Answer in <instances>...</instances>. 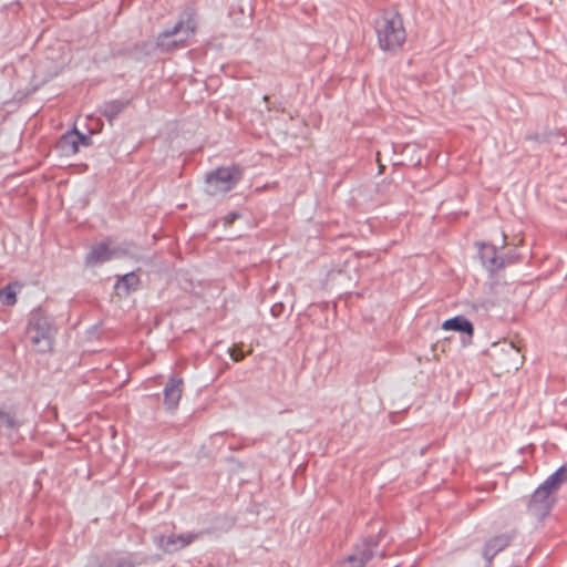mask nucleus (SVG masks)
I'll return each instance as SVG.
<instances>
[{
	"label": "nucleus",
	"mask_w": 567,
	"mask_h": 567,
	"mask_svg": "<svg viewBox=\"0 0 567 567\" xmlns=\"http://www.w3.org/2000/svg\"><path fill=\"white\" fill-rule=\"evenodd\" d=\"M495 307V301L491 299L478 300L475 305L476 309H482L485 312L491 311Z\"/></svg>",
	"instance_id": "b1692460"
},
{
	"label": "nucleus",
	"mask_w": 567,
	"mask_h": 567,
	"mask_svg": "<svg viewBox=\"0 0 567 567\" xmlns=\"http://www.w3.org/2000/svg\"><path fill=\"white\" fill-rule=\"evenodd\" d=\"M137 565V556L134 553H107L102 557L90 556L83 567H135Z\"/></svg>",
	"instance_id": "39448f33"
},
{
	"label": "nucleus",
	"mask_w": 567,
	"mask_h": 567,
	"mask_svg": "<svg viewBox=\"0 0 567 567\" xmlns=\"http://www.w3.org/2000/svg\"><path fill=\"white\" fill-rule=\"evenodd\" d=\"M229 354L235 362H239L245 358V353L241 350L229 349Z\"/></svg>",
	"instance_id": "393cba45"
},
{
	"label": "nucleus",
	"mask_w": 567,
	"mask_h": 567,
	"mask_svg": "<svg viewBox=\"0 0 567 567\" xmlns=\"http://www.w3.org/2000/svg\"><path fill=\"white\" fill-rule=\"evenodd\" d=\"M130 100L114 99L105 101L100 106V113L104 116L109 123H113L114 120L127 107Z\"/></svg>",
	"instance_id": "2eb2a0df"
},
{
	"label": "nucleus",
	"mask_w": 567,
	"mask_h": 567,
	"mask_svg": "<svg viewBox=\"0 0 567 567\" xmlns=\"http://www.w3.org/2000/svg\"><path fill=\"white\" fill-rule=\"evenodd\" d=\"M375 32L379 48L385 52L401 49L406 39L403 19L396 11L385 12L375 21Z\"/></svg>",
	"instance_id": "f03ea898"
},
{
	"label": "nucleus",
	"mask_w": 567,
	"mask_h": 567,
	"mask_svg": "<svg viewBox=\"0 0 567 567\" xmlns=\"http://www.w3.org/2000/svg\"><path fill=\"white\" fill-rule=\"evenodd\" d=\"M555 499L550 497L549 493L543 489L538 494V487L534 491L528 502V511L537 519L544 520L551 512Z\"/></svg>",
	"instance_id": "6e6552de"
},
{
	"label": "nucleus",
	"mask_w": 567,
	"mask_h": 567,
	"mask_svg": "<svg viewBox=\"0 0 567 567\" xmlns=\"http://www.w3.org/2000/svg\"><path fill=\"white\" fill-rule=\"evenodd\" d=\"M239 217V214L236 213V212H231L229 213L227 216H226V223H231L234 221L235 219H237Z\"/></svg>",
	"instance_id": "bb28decb"
},
{
	"label": "nucleus",
	"mask_w": 567,
	"mask_h": 567,
	"mask_svg": "<svg viewBox=\"0 0 567 567\" xmlns=\"http://www.w3.org/2000/svg\"><path fill=\"white\" fill-rule=\"evenodd\" d=\"M23 424L22 420L17 417V413L12 406L0 405V427L8 431H18Z\"/></svg>",
	"instance_id": "f3484780"
},
{
	"label": "nucleus",
	"mask_w": 567,
	"mask_h": 567,
	"mask_svg": "<svg viewBox=\"0 0 567 567\" xmlns=\"http://www.w3.org/2000/svg\"><path fill=\"white\" fill-rule=\"evenodd\" d=\"M499 257L503 264V269L506 266L514 265L519 260V254L515 249H511L506 252H499Z\"/></svg>",
	"instance_id": "4be33fe9"
},
{
	"label": "nucleus",
	"mask_w": 567,
	"mask_h": 567,
	"mask_svg": "<svg viewBox=\"0 0 567 567\" xmlns=\"http://www.w3.org/2000/svg\"><path fill=\"white\" fill-rule=\"evenodd\" d=\"M184 381L181 377L171 375L163 389V404L168 413H174L179 405Z\"/></svg>",
	"instance_id": "0eeeda50"
},
{
	"label": "nucleus",
	"mask_w": 567,
	"mask_h": 567,
	"mask_svg": "<svg viewBox=\"0 0 567 567\" xmlns=\"http://www.w3.org/2000/svg\"><path fill=\"white\" fill-rule=\"evenodd\" d=\"M195 33V27L189 22H176L172 28H167L158 33L156 38V48L162 51H173L185 48L186 41Z\"/></svg>",
	"instance_id": "20e7f679"
},
{
	"label": "nucleus",
	"mask_w": 567,
	"mask_h": 567,
	"mask_svg": "<svg viewBox=\"0 0 567 567\" xmlns=\"http://www.w3.org/2000/svg\"><path fill=\"white\" fill-rule=\"evenodd\" d=\"M71 133L74 134V138L75 141L78 142V145H82V146H90L92 144V138L90 135L87 134H84V133H81L80 131H78L76 128H73L71 130Z\"/></svg>",
	"instance_id": "5701e85b"
},
{
	"label": "nucleus",
	"mask_w": 567,
	"mask_h": 567,
	"mask_svg": "<svg viewBox=\"0 0 567 567\" xmlns=\"http://www.w3.org/2000/svg\"><path fill=\"white\" fill-rule=\"evenodd\" d=\"M268 95H264V101H268Z\"/></svg>",
	"instance_id": "c85d7f7f"
},
{
	"label": "nucleus",
	"mask_w": 567,
	"mask_h": 567,
	"mask_svg": "<svg viewBox=\"0 0 567 567\" xmlns=\"http://www.w3.org/2000/svg\"><path fill=\"white\" fill-rule=\"evenodd\" d=\"M565 482H567V466L561 465L538 486V494L543 489L551 494L559 489Z\"/></svg>",
	"instance_id": "4468645a"
},
{
	"label": "nucleus",
	"mask_w": 567,
	"mask_h": 567,
	"mask_svg": "<svg viewBox=\"0 0 567 567\" xmlns=\"http://www.w3.org/2000/svg\"><path fill=\"white\" fill-rule=\"evenodd\" d=\"M475 245L483 268L488 272L489 277H494L503 269L498 247L484 241L476 243Z\"/></svg>",
	"instance_id": "423d86ee"
},
{
	"label": "nucleus",
	"mask_w": 567,
	"mask_h": 567,
	"mask_svg": "<svg viewBox=\"0 0 567 567\" xmlns=\"http://www.w3.org/2000/svg\"><path fill=\"white\" fill-rule=\"evenodd\" d=\"M365 545H354L352 553L344 558L340 567H364L371 559V553Z\"/></svg>",
	"instance_id": "dca6fc26"
},
{
	"label": "nucleus",
	"mask_w": 567,
	"mask_h": 567,
	"mask_svg": "<svg viewBox=\"0 0 567 567\" xmlns=\"http://www.w3.org/2000/svg\"><path fill=\"white\" fill-rule=\"evenodd\" d=\"M374 536H379V540H381L384 536V529L381 528Z\"/></svg>",
	"instance_id": "cd10ccee"
},
{
	"label": "nucleus",
	"mask_w": 567,
	"mask_h": 567,
	"mask_svg": "<svg viewBox=\"0 0 567 567\" xmlns=\"http://www.w3.org/2000/svg\"><path fill=\"white\" fill-rule=\"evenodd\" d=\"M441 328L444 331H455L465 334L466 339L462 340L463 344H468L472 342V338L474 336V324L463 315H457L444 320L441 324Z\"/></svg>",
	"instance_id": "9b49d317"
},
{
	"label": "nucleus",
	"mask_w": 567,
	"mask_h": 567,
	"mask_svg": "<svg viewBox=\"0 0 567 567\" xmlns=\"http://www.w3.org/2000/svg\"><path fill=\"white\" fill-rule=\"evenodd\" d=\"M113 249L105 243L95 244L85 255L84 262L86 266H97L110 261L113 258Z\"/></svg>",
	"instance_id": "ddd939ff"
},
{
	"label": "nucleus",
	"mask_w": 567,
	"mask_h": 567,
	"mask_svg": "<svg viewBox=\"0 0 567 567\" xmlns=\"http://www.w3.org/2000/svg\"><path fill=\"white\" fill-rule=\"evenodd\" d=\"M58 332L52 315L42 308H34L28 316L25 333L38 352L47 353L53 349Z\"/></svg>",
	"instance_id": "f257e3e1"
},
{
	"label": "nucleus",
	"mask_w": 567,
	"mask_h": 567,
	"mask_svg": "<svg viewBox=\"0 0 567 567\" xmlns=\"http://www.w3.org/2000/svg\"><path fill=\"white\" fill-rule=\"evenodd\" d=\"M71 131L64 133L56 142L55 148L61 156L70 157L75 155L80 147Z\"/></svg>",
	"instance_id": "a211bd4d"
},
{
	"label": "nucleus",
	"mask_w": 567,
	"mask_h": 567,
	"mask_svg": "<svg viewBox=\"0 0 567 567\" xmlns=\"http://www.w3.org/2000/svg\"><path fill=\"white\" fill-rule=\"evenodd\" d=\"M558 135L559 134L553 130L544 128L540 132L537 131L534 133H528L526 138L529 141L543 144V143H549L551 141L553 136H558Z\"/></svg>",
	"instance_id": "aec40b11"
},
{
	"label": "nucleus",
	"mask_w": 567,
	"mask_h": 567,
	"mask_svg": "<svg viewBox=\"0 0 567 567\" xmlns=\"http://www.w3.org/2000/svg\"><path fill=\"white\" fill-rule=\"evenodd\" d=\"M140 285H141V279H140L138 275L135 271H130L122 276H117V279H116L113 288H114V291L117 297L126 298L132 292L137 291L140 288Z\"/></svg>",
	"instance_id": "f8f14e48"
},
{
	"label": "nucleus",
	"mask_w": 567,
	"mask_h": 567,
	"mask_svg": "<svg viewBox=\"0 0 567 567\" xmlns=\"http://www.w3.org/2000/svg\"><path fill=\"white\" fill-rule=\"evenodd\" d=\"M204 534V530L171 534L166 538L162 539V547L166 553L178 551L193 544L196 539L203 537Z\"/></svg>",
	"instance_id": "1a4fd4ad"
},
{
	"label": "nucleus",
	"mask_w": 567,
	"mask_h": 567,
	"mask_svg": "<svg viewBox=\"0 0 567 567\" xmlns=\"http://www.w3.org/2000/svg\"><path fill=\"white\" fill-rule=\"evenodd\" d=\"M514 538H515V534L508 533V532L493 536L485 543V545L483 547V550H482L483 558L488 564H491L492 560L494 559V557L498 553H501L505 548H507Z\"/></svg>",
	"instance_id": "9d476101"
},
{
	"label": "nucleus",
	"mask_w": 567,
	"mask_h": 567,
	"mask_svg": "<svg viewBox=\"0 0 567 567\" xmlns=\"http://www.w3.org/2000/svg\"><path fill=\"white\" fill-rule=\"evenodd\" d=\"M284 308V305L281 302H278L271 307L270 312L275 318H278L282 313Z\"/></svg>",
	"instance_id": "a878e982"
},
{
	"label": "nucleus",
	"mask_w": 567,
	"mask_h": 567,
	"mask_svg": "<svg viewBox=\"0 0 567 567\" xmlns=\"http://www.w3.org/2000/svg\"><path fill=\"white\" fill-rule=\"evenodd\" d=\"M244 169L238 164L219 166L206 174L205 193L209 196H220L233 190L241 181Z\"/></svg>",
	"instance_id": "7ed1b4c3"
},
{
	"label": "nucleus",
	"mask_w": 567,
	"mask_h": 567,
	"mask_svg": "<svg viewBox=\"0 0 567 567\" xmlns=\"http://www.w3.org/2000/svg\"><path fill=\"white\" fill-rule=\"evenodd\" d=\"M380 542L381 540H379V536L370 535L363 538L361 542L357 543L355 545H365V549H368L371 553L372 558L377 553Z\"/></svg>",
	"instance_id": "412c9836"
},
{
	"label": "nucleus",
	"mask_w": 567,
	"mask_h": 567,
	"mask_svg": "<svg viewBox=\"0 0 567 567\" xmlns=\"http://www.w3.org/2000/svg\"><path fill=\"white\" fill-rule=\"evenodd\" d=\"M0 302L3 306H14L17 303L14 284H8L2 289H0Z\"/></svg>",
	"instance_id": "6ab92c4d"
}]
</instances>
